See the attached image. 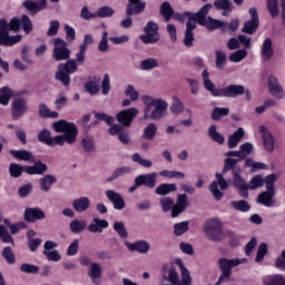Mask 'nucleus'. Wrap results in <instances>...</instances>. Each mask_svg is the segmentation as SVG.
Masks as SVG:
<instances>
[{"label":"nucleus","instance_id":"nucleus-1","mask_svg":"<svg viewBox=\"0 0 285 285\" xmlns=\"http://www.w3.org/2000/svg\"><path fill=\"white\" fill-rule=\"evenodd\" d=\"M144 108V119H151L153 121H159L166 117L168 110V101L163 98H155L153 96H141Z\"/></svg>","mask_w":285,"mask_h":285},{"label":"nucleus","instance_id":"nucleus-2","mask_svg":"<svg viewBox=\"0 0 285 285\" xmlns=\"http://www.w3.org/2000/svg\"><path fill=\"white\" fill-rule=\"evenodd\" d=\"M204 88L210 92L212 97H239L244 95L245 87L242 85H228L225 88H215V83L210 81V73L205 69L202 73Z\"/></svg>","mask_w":285,"mask_h":285},{"label":"nucleus","instance_id":"nucleus-3","mask_svg":"<svg viewBox=\"0 0 285 285\" xmlns=\"http://www.w3.org/2000/svg\"><path fill=\"white\" fill-rule=\"evenodd\" d=\"M10 30H14V32H19V20L17 18H12L10 23L8 20H0V46H14V43H19L21 41V35L10 36Z\"/></svg>","mask_w":285,"mask_h":285},{"label":"nucleus","instance_id":"nucleus-4","mask_svg":"<svg viewBox=\"0 0 285 285\" xmlns=\"http://www.w3.org/2000/svg\"><path fill=\"white\" fill-rule=\"evenodd\" d=\"M234 184L238 189V194L243 199H248V190H257V188H262L264 184H266V178L262 177V175L254 176L248 184L246 180L242 178L238 174L234 175Z\"/></svg>","mask_w":285,"mask_h":285},{"label":"nucleus","instance_id":"nucleus-5","mask_svg":"<svg viewBox=\"0 0 285 285\" xmlns=\"http://www.w3.org/2000/svg\"><path fill=\"white\" fill-rule=\"evenodd\" d=\"M277 181V175L271 174L265 177V188L266 190L257 196V204L265 206L266 208H273L275 206V195L277 190L275 189V183Z\"/></svg>","mask_w":285,"mask_h":285},{"label":"nucleus","instance_id":"nucleus-6","mask_svg":"<svg viewBox=\"0 0 285 285\" xmlns=\"http://www.w3.org/2000/svg\"><path fill=\"white\" fill-rule=\"evenodd\" d=\"M52 128L56 130V132H65L62 135L56 136L62 139L61 146L65 144L72 145L77 141V135L79 131L75 124L68 122L66 120H58L52 124Z\"/></svg>","mask_w":285,"mask_h":285},{"label":"nucleus","instance_id":"nucleus-7","mask_svg":"<svg viewBox=\"0 0 285 285\" xmlns=\"http://www.w3.org/2000/svg\"><path fill=\"white\" fill-rule=\"evenodd\" d=\"M160 206L164 213L171 210V217H179L184 213L185 208H188V196L180 194L177 196L176 204L170 197H163L160 199Z\"/></svg>","mask_w":285,"mask_h":285},{"label":"nucleus","instance_id":"nucleus-8","mask_svg":"<svg viewBox=\"0 0 285 285\" xmlns=\"http://www.w3.org/2000/svg\"><path fill=\"white\" fill-rule=\"evenodd\" d=\"M213 4H205L197 13H187L189 14V20L187 21L186 32H193L199 26H206V14L210 12Z\"/></svg>","mask_w":285,"mask_h":285},{"label":"nucleus","instance_id":"nucleus-9","mask_svg":"<svg viewBox=\"0 0 285 285\" xmlns=\"http://www.w3.org/2000/svg\"><path fill=\"white\" fill-rule=\"evenodd\" d=\"M246 258H220L218 261V265L222 271V275L219 276L218 281L224 282V279H230L233 268H235V266H239V264H246Z\"/></svg>","mask_w":285,"mask_h":285},{"label":"nucleus","instance_id":"nucleus-10","mask_svg":"<svg viewBox=\"0 0 285 285\" xmlns=\"http://www.w3.org/2000/svg\"><path fill=\"white\" fill-rule=\"evenodd\" d=\"M72 72H77V62L69 60L65 65H59L56 79L63 83V86H70V75Z\"/></svg>","mask_w":285,"mask_h":285},{"label":"nucleus","instance_id":"nucleus-11","mask_svg":"<svg viewBox=\"0 0 285 285\" xmlns=\"http://www.w3.org/2000/svg\"><path fill=\"white\" fill-rule=\"evenodd\" d=\"M145 35L140 36L142 43H157L159 39V26L153 21L147 22L144 28Z\"/></svg>","mask_w":285,"mask_h":285},{"label":"nucleus","instance_id":"nucleus-12","mask_svg":"<svg viewBox=\"0 0 285 285\" xmlns=\"http://www.w3.org/2000/svg\"><path fill=\"white\" fill-rule=\"evenodd\" d=\"M216 179L217 181H213L210 184L209 190L213 197H215V199L219 202V199L224 197V193H222L220 190H226V188H228V181H226V179H224V176L219 173L216 174Z\"/></svg>","mask_w":285,"mask_h":285},{"label":"nucleus","instance_id":"nucleus-13","mask_svg":"<svg viewBox=\"0 0 285 285\" xmlns=\"http://www.w3.org/2000/svg\"><path fill=\"white\" fill-rule=\"evenodd\" d=\"M258 131L261 134V137L263 139V146L267 153H274L275 151V136L268 130V127L261 125L258 128Z\"/></svg>","mask_w":285,"mask_h":285},{"label":"nucleus","instance_id":"nucleus-14","mask_svg":"<svg viewBox=\"0 0 285 285\" xmlns=\"http://www.w3.org/2000/svg\"><path fill=\"white\" fill-rule=\"evenodd\" d=\"M139 115V109L137 108H128L124 109L116 115V119L118 124H121L125 128H129L130 124H132V119Z\"/></svg>","mask_w":285,"mask_h":285},{"label":"nucleus","instance_id":"nucleus-15","mask_svg":"<svg viewBox=\"0 0 285 285\" xmlns=\"http://www.w3.org/2000/svg\"><path fill=\"white\" fill-rule=\"evenodd\" d=\"M268 90L275 99H285V90L284 87L277 80L275 76H268L267 78Z\"/></svg>","mask_w":285,"mask_h":285},{"label":"nucleus","instance_id":"nucleus-16","mask_svg":"<svg viewBox=\"0 0 285 285\" xmlns=\"http://www.w3.org/2000/svg\"><path fill=\"white\" fill-rule=\"evenodd\" d=\"M53 59H56V61H66V59H70V50H68L66 41L56 39Z\"/></svg>","mask_w":285,"mask_h":285},{"label":"nucleus","instance_id":"nucleus-17","mask_svg":"<svg viewBox=\"0 0 285 285\" xmlns=\"http://www.w3.org/2000/svg\"><path fill=\"white\" fill-rule=\"evenodd\" d=\"M28 110V102L23 98H16L11 105V115L13 119H21Z\"/></svg>","mask_w":285,"mask_h":285},{"label":"nucleus","instance_id":"nucleus-18","mask_svg":"<svg viewBox=\"0 0 285 285\" xmlns=\"http://www.w3.org/2000/svg\"><path fill=\"white\" fill-rule=\"evenodd\" d=\"M125 246L131 253H139L140 255H146L150 252V243L148 240H136L134 243L126 240Z\"/></svg>","mask_w":285,"mask_h":285},{"label":"nucleus","instance_id":"nucleus-19","mask_svg":"<svg viewBox=\"0 0 285 285\" xmlns=\"http://www.w3.org/2000/svg\"><path fill=\"white\" fill-rule=\"evenodd\" d=\"M249 14L252 20L246 21L243 28V32H246V35H253V32L259 28V16H257V9L250 8Z\"/></svg>","mask_w":285,"mask_h":285},{"label":"nucleus","instance_id":"nucleus-20","mask_svg":"<svg viewBox=\"0 0 285 285\" xmlns=\"http://www.w3.org/2000/svg\"><path fill=\"white\" fill-rule=\"evenodd\" d=\"M207 239L210 242H222V239L229 237V239H237V236L235 235V232L228 230L224 232V227H220L218 229H214L209 234H206Z\"/></svg>","mask_w":285,"mask_h":285},{"label":"nucleus","instance_id":"nucleus-21","mask_svg":"<svg viewBox=\"0 0 285 285\" xmlns=\"http://www.w3.org/2000/svg\"><path fill=\"white\" fill-rule=\"evenodd\" d=\"M23 8L28 10V12H31L32 14H37V12H41V10H46L48 8V1L47 0H26L22 2Z\"/></svg>","mask_w":285,"mask_h":285},{"label":"nucleus","instance_id":"nucleus-22","mask_svg":"<svg viewBox=\"0 0 285 285\" xmlns=\"http://www.w3.org/2000/svg\"><path fill=\"white\" fill-rule=\"evenodd\" d=\"M137 186H146L147 188H155L157 186V173H149L138 175L136 177Z\"/></svg>","mask_w":285,"mask_h":285},{"label":"nucleus","instance_id":"nucleus-23","mask_svg":"<svg viewBox=\"0 0 285 285\" xmlns=\"http://www.w3.org/2000/svg\"><path fill=\"white\" fill-rule=\"evenodd\" d=\"M106 197L114 204L115 210H124L126 208V202L124 197H121V194L115 190H107Z\"/></svg>","mask_w":285,"mask_h":285},{"label":"nucleus","instance_id":"nucleus-24","mask_svg":"<svg viewBox=\"0 0 285 285\" xmlns=\"http://www.w3.org/2000/svg\"><path fill=\"white\" fill-rule=\"evenodd\" d=\"M38 139L42 144H46L47 146H61V144H62L61 137H57V136L52 137L50 135V130H48V129L42 130L38 135Z\"/></svg>","mask_w":285,"mask_h":285},{"label":"nucleus","instance_id":"nucleus-25","mask_svg":"<svg viewBox=\"0 0 285 285\" xmlns=\"http://www.w3.org/2000/svg\"><path fill=\"white\" fill-rule=\"evenodd\" d=\"M273 40H271V38H267L263 41L261 49L262 61H271V59H273Z\"/></svg>","mask_w":285,"mask_h":285},{"label":"nucleus","instance_id":"nucleus-26","mask_svg":"<svg viewBox=\"0 0 285 285\" xmlns=\"http://www.w3.org/2000/svg\"><path fill=\"white\" fill-rule=\"evenodd\" d=\"M146 9V2L141 0H129V3L127 6V14L128 17L132 14H139L140 12H144Z\"/></svg>","mask_w":285,"mask_h":285},{"label":"nucleus","instance_id":"nucleus-27","mask_svg":"<svg viewBox=\"0 0 285 285\" xmlns=\"http://www.w3.org/2000/svg\"><path fill=\"white\" fill-rule=\"evenodd\" d=\"M110 224L106 219L94 218L88 225L89 233H104V228H108Z\"/></svg>","mask_w":285,"mask_h":285},{"label":"nucleus","instance_id":"nucleus-28","mask_svg":"<svg viewBox=\"0 0 285 285\" xmlns=\"http://www.w3.org/2000/svg\"><path fill=\"white\" fill-rule=\"evenodd\" d=\"M46 213L39 208H27L24 210L26 222H37V219H45Z\"/></svg>","mask_w":285,"mask_h":285},{"label":"nucleus","instance_id":"nucleus-29","mask_svg":"<svg viewBox=\"0 0 285 285\" xmlns=\"http://www.w3.org/2000/svg\"><path fill=\"white\" fill-rule=\"evenodd\" d=\"M72 207L76 213H86L90 208V198L86 196L77 198L73 200Z\"/></svg>","mask_w":285,"mask_h":285},{"label":"nucleus","instance_id":"nucleus-30","mask_svg":"<svg viewBox=\"0 0 285 285\" xmlns=\"http://www.w3.org/2000/svg\"><path fill=\"white\" fill-rule=\"evenodd\" d=\"M163 278L169 282V284L175 285L179 282V273H177L175 266L171 265L164 271Z\"/></svg>","mask_w":285,"mask_h":285},{"label":"nucleus","instance_id":"nucleus-31","mask_svg":"<svg viewBox=\"0 0 285 285\" xmlns=\"http://www.w3.org/2000/svg\"><path fill=\"white\" fill-rule=\"evenodd\" d=\"M48 170V165L41 161L36 163L33 166H24L27 175H43Z\"/></svg>","mask_w":285,"mask_h":285},{"label":"nucleus","instance_id":"nucleus-32","mask_svg":"<svg viewBox=\"0 0 285 285\" xmlns=\"http://www.w3.org/2000/svg\"><path fill=\"white\" fill-rule=\"evenodd\" d=\"M99 83H101V79L94 77L86 82L85 88L89 95H98L100 90Z\"/></svg>","mask_w":285,"mask_h":285},{"label":"nucleus","instance_id":"nucleus-33","mask_svg":"<svg viewBox=\"0 0 285 285\" xmlns=\"http://www.w3.org/2000/svg\"><path fill=\"white\" fill-rule=\"evenodd\" d=\"M69 228L75 234L83 233L88 228V223L83 219H73L69 224Z\"/></svg>","mask_w":285,"mask_h":285},{"label":"nucleus","instance_id":"nucleus-34","mask_svg":"<svg viewBox=\"0 0 285 285\" xmlns=\"http://www.w3.org/2000/svg\"><path fill=\"white\" fill-rule=\"evenodd\" d=\"M244 139V128H238L232 136L228 138V147L229 148H237L239 141Z\"/></svg>","mask_w":285,"mask_h":285},{"label":"nucleus","instance_id":"nucleus-35","mask_svg":"<svg viewBox=\"0 0 285 285\" xmlns=\"http://www.w3.org/2000/svg\"><path fill=\"white\" fill-rule=\"evenodd\" d=\"M219 228H224V224L222 223V220H219V218H210L205 223V226H204L206 235Z\"/></svg>","mask_w":285,"mask_h":285},{"label":"nucleus","instance_id":"nucleus-36","mask_svg":"<svg viewBox=\"0 0 285 285\" xmlns=\"http://www.w3.org/2000/svg\"><path fill=\"white\" fill-rule=\"evenodd\" d=\"M171 99H173V102L169 108L170 112H173V115H181V112L186 110V106L184 105V101H181V99L177 96H174Z\"/></svg>","mask_w":285,"mask_h":285},{"label":"nucleus","instance_id":"nucleus-37","mask_svg":"<svg viewBox=\"0 0 285 285\" xmlns=\"http://www.w3.org/2000/svg\"><path fill=\"white\" fill-rule=\"evenodd\" d=\"M246 168H250V173H257V170H268V165L266 163L255 161L253 158H247L245 160Z\"/></svg>","mask_w":285,"mask_h":285},{"label":"nucleus","instance_id":"nucleus-38","mask_svg":"<svg viewBox=\"0 0 285 285\" xmlns=\"http://www.w3.org/2000/svg\"><path fill=\"white\" fill-rule=\"evenodd\" d=\"M88 275L94 284H99V278L101 277V265L99 263H91Z\"/></svg>","mask_w":285,"mask_h":285},{"label":"nucleus","instance_id":"nucleus-39","mask_svg":"<svg viewBox=\"0 0 285 285\" xmlns=\"http://www.w3.org/2000/svg\"><path fill=\"white\" fill-rule=\"evenodd\" d=\"M157 125L155 122H149L142 130V137L144 139H147L148 141H153L155 137H157Z\"/></svg>","mask_w":285,"mask_h":285},{"label":"nucleus","instance_id":"nucleus-40","mask_svg":"<svg viewBox=\"0 0 285 285\" xmlns=\"http://www.w3.org/2000/svg\"><path fill=\"white\" fill-rule=\"evenodd\" d=\"M39 115L43 119H59V112L50 110L46 104L39 105Z\"/></svg>","mask_w":285,"mask_h":285},{"label":"nucleus","instance_id":"nucleus-41","mask_svg":"<svg viewBox=\"0 0 285 285\" xmlns=\"http://www.w3.org/2000/svg\"><path fill=\"white\" fill-rule=\"evenodd\" d=\"M177 190V185L176 184H161L159 185L155 193L156 195H161L163 197L166 195H170V193H175Z\"/></svg>","mask_w":285,"mask_h":285},{"label":"nucleus","instance_id":"nucleus-42","mask_svg":"<svg viewBox=\"0 0 285 285\" xmlns=\"http://www.w3.org/2000/svg\"><path fill=\"white\" fill-rule=\"evenodd\" d=\"M57 181V178L52 175H46L40 178V188L43 193H49L50 188H52V184Z\"/></svg>","mask_w":285,"mask_h":285},{"label":"nucleus","instance_id":"nucleus-43","mask_svg":"<svg viewBox=\"0 0 285 285\" xmlns=\"http://www.w3.org/2000/svg\"><path fill=\"white\" fill-rule=\"evenodd\" d=\"M10 155L16 157V159H20L21 161H35V156L28 150H11Z\"/></svg>","mask_w":285,"mask_h":285},{"label":"nucleus","instance_id":"nucleus-44","mask_svg":"<svg viewBox=\"0 0 285 285\" xmlns=\"http://www.w3.org/2000/svg\"><path fill=\"white\" fill-rule=\"evenodd\" d=\"M264 285H285L284 276L276 274V275H268L263 278Z\"/></svg>","mask_w":285,"mask_h":285},{"label":"nucleus","instance_id":"nucleus-45","mask_svg":"<svg viewBox=\"0 0 285 285\" xmlns=\"http://www.w3.org/2000/svg\"><path fill=\"white\" fill-rule=\"evenodd\" d=\"M12 99V89L8 87H2L0 89V104L1 106H8Z\"/></svg>","mask_w":285,"mask_h":285},{"label":"nucleus","instance_id":"nucleus-46","mask_svg":"<svg viewBox=\"0 0 285 285\" xmlns=\"http://www.w3.org/2000/svg\"><path fill=\"white\" fill-rule=\"evenodd\" d=\"M214 6L218 10H224L223 14H226V12H233V2H230V0H215Z\"/></svg>","mask_w":285,"mask_h":285},{"label":"nucleus","instance_id":"nucleus-47","mask_svg":"<svg viewBox=\"0 0 285 285\" xmlns=\"http://www.w3.org/2000/svg\"><path fill=\"white\" fill-rule=\"evenodd\" d=\"M203 26H206L208 30H217L218 28H226L228 24L222 20H215L209 17Z\"/></svg>","mask_w":285,"mask_h":285},{"label":"nucleus","instance_id":"nucleus-48","mask_svg":"<svg viewBox=\"0 0 285 285\" xmlns=\"http://www.w3.org/2000/svg\"><path fill=\"white\" fill-rule=\"evenodd\" d=\"M115 14V10L108 6L100 7L96 11V19H108Z\"/></svg>","mask_w":285,"mask_h":285},{"label":"nucleus","instance_id":"nucleus-49","mask_svg":"<svg viewBox=\"0 0 285 285\" xmlns=\"http://www.w3.org/2000/svg\"><path fill=\"white\" fill-rule=\"evenodd\" d=\"M246 57H248V51L246 49H239L229 56V61L239 63L240 61H244Z\"/></svg>","mask_w":285,"mask_h":285},{"label":"nucleus","instance_id":"nucleus-50","mask_svg":"<svg viewBox=\"0 0 285 285\" xmlns=\"http://www.w3.org/2000/svg\"><path fill=\"white\" fill-rule=\"evenodd\" d=\"M230 206L234 210H239L240 213H248L250 210V205L246 200H233Z\"/></svg>","mask_w":285,"mask_h":285},{"label":"nucleus","instance_id":"nucleus-51","mask_svg":"<svg viewBox=\"0 0 285 285\" xmlns=\"http://www.w3.org/2000/svg\"><path fill=\"white\" fill-rule=\"evenodd\" d=\"M154 68H159V62L155 58L145 59L140 62V70H154Z\"/></svg>","mask_w":285,"mask_h":285},{"label":"nucleus","instance_id":"nucleus-52","mask_svg":"<svg viewBox=\"0 0 285 285\" xmlns=\"http://www.w3.org/2000/svg\"><path fill=\"white\" fill-rule=\"evenodd\" d=\"M208 135H209L210 139L216 141V144L222 145L225 141L224 136L222 134L217 132V127L215 125H212L209 127Z\"/></svg>","mask_w":285,"mask_h":285},{"label":"nucleus","instance_id":"nucleus-53","mask_svg":"<svg viewBox=\"0 0 285 285\" xmlns=\"http://www.w3.org/2000/svg\"><path fill=\"white\" fill-rule=\"evenodd\" d=\"M175 11H173V7H170V3L164 2L160 7V14H163L165 21H170L173 19V14Z\"/></svg>","mask_w":285,"mask_h":285},{"label":"nucleus","instance_id":"nucleus-54","mask_svg":"<svg viewBox=\"0 0 285 285\" xmlns=\"http://www.w3.org/2000/svg\"><path fill=\"white\" fill-rule=\"evenodd\" d=\"M0 239L3 244H12L14 245V239L10 236L8 228L3 225H0Z\"/></svg>","mask_w":285,"mask_h":285},{"label":"nucleus","instance_id":"nucleus-55","mask_svg":"<svg viewBox=\"0 0 285 285\" xmlns=\"http://www.w3.org/2000/svg\"><path fill=\"white\" fill-rule=\"evenodd\" d=\"M267 1V10L271 17L279 16V3L277 0H266Z\"/></svg>","mask_w":285,"mask_h":285},{"label":"nucleus","instance_id":"nucleus-56","mask_svg":"<svg viewBox=\"0 0 285 285\" xmlns=\"http://www.w3.org/2000/svg\"><path fill=\"white\" fill-rule=\"evenodd\" d=\"M188 226H189L188 220L175 224L174 233H175L176 237H181V235H184V233H186L188 230Z\"/></svg>","mask_w":285,"mask_h":285},{"label":"nucleus","instance_id":"nucleus-57","mask_svg":"<svg viewBox=\"0 0 285 285\" xmlns=\"http://www.w3.org/2000/svg\"><path fill=\"white\" fill-rule=\"evenodd\" d=\"M228 112H230V110L226 107L225 108L215 107L212 112V119L214 121H219V119L222 117H226V115H228Z\"/></svg>","mask_w":285,"mask_h":285},{"label":"nucleus","instance_id":"nucleus-58","mask_svg":"<svg viewBox=\"0 0 285 285\" xmlns=\"http://www.w3.org/2000/svg\"><path fill=\"white\" fill-rule=\"evenodd\" d=\"M129 173L130 167H119L112 173V175L107 180L115 181V179H119V177H124V175H128Z\"/></svg>","mask_w":285,"mask_h":285},{"label":"nucleus","instance_id":"nucleus-59","mask_svg":"<svg viewBox=\"0 0 285 285\" xmlns=\"http://www.w3.org/2000/svg\"><path fill=\"white\" fill-rule=\"evenodd\" d=\"M226 53L222 50H217L216 51V68H218V70H224V67L226 66Z\"/></svg>","mask_w":285,"mask_h":285},{"label":"nucleus","instance_id":"nucleus-60","mask_svg":"<svg viewBox=\"0 0 285 285\" xmlns=\"http://www.w3.org/2000/svg\"><path fill=\"white\" fill-rule=\"evenodd\" d=\"M132 161L139 164V166H142V168H153V161L141 158V155L139 154L132 155Z\"/></svg>","mask_w":285,"mask_h":285},{"label":"nucleus","instance_id":"nucleus-61","mask_svg":"<svg viewBox=\"0 0 285 285\" xmlns=\"http://www.w3.org/2000/svg\"><path fill=\"white\" fill-rule=\"evenodd\" d=\"M80 18H82L85 21H90V19H97V12L90 11V9L85 6L81 8Z\"/></svg>","mask_w":285,"mask_h":285},{"label":"nucleus","instance_id":"nucleus-62","mask_svg":"<svg viewBox=\"0 0 285 285\" xmlns=\"http://www.w3.org/2000/svg\"><path fill=\"white\" fill-rule=\"evenodd\" d=\"M23 171H26V167H21L18 164L12 163L9 166V173H10L11 177H19L20 175L23 174Z\"/></svg>","mask_w":285,"mask_h":285},{"label":"nucleus","instance_id":"nucleus-63","mask_svg":"<svg viewBox=\"0 0 285 285\" xmlns=\"http://www.w3.org/2000/svg\"><path fill=\"white\" fill-rule=\"evenodd\" d=\"M109 45H108V31H104L100 42L98 45L99 52H108Z\"/></svg>","mask_w":285,"mask_h":285},{"label":"nucleus","instance_id":"nucleus-64","mask_svg":"<svg viewBox=\"0 0 285 285\" xmlns=\"http://www.w3.org/2000/svg\"><path fill=\"white\" fill-rule=\"evenodd\" d=\"M2 257L8 262L9 264H14L17 262V258H14V253L12 252V248L4 247L2 250Z\"/></svg>","mask_w":285,"mask_h":285}]
</instances>
